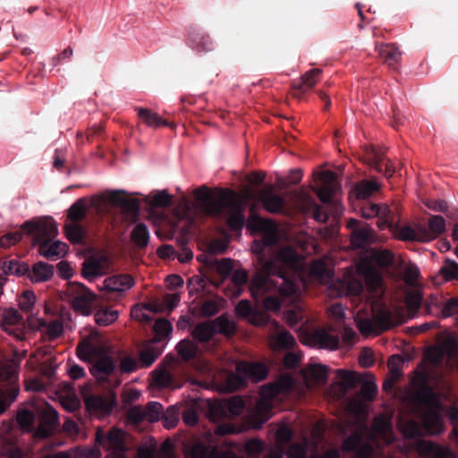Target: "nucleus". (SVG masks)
Listing matches in <instances>:
<instances>
[{"label": "nucleus", "mask_w": 458, "mask_h": 458, "mask_svg": "<svg viewBox=\"0 0 458 458\" xmlns=\"http://www.w3.org/2000/svg\"><path fill=\"white\" fill-rule=\"evenodd\" d=\"M251 250L259 255V269L250 284L251 295L262 301L265 310H278L284 301L293 299L296 294V285L287 277L285 269L298 265V253L288 246L271 255L261 240L252 242Z\"/></svg>", "instance_id": "obj_1"}, {"label": "nucleus", "mask_w": 458, "mask_h": 458, "mask_svg": "<svg viewBox=\"0 0 458 458\" xmlns=\"http://www.w3.org/2000/svg\"><path fill=\"white\" fill-rule=\"evenodd\" d=\"M411 384L416 388L415 402L426 406V410L421 414L424 429L429 434H440L444 429V420L440 414L444 406L439 394L428 386V376L424 372H416Z\"/></svg>", "instance_id": "obj_2"}, {"label": "nucleus", "mask_w": 458, "mask_h": 458, "mask_svg": "<svg viewBox=\"0 0 458 458\" xmlns=\"http://www.w3.org/2000/svg\"><path fill=\"white\" fill-rule=\"evenodd\" d=\"M22 230L35 235V243L38 245L41 256L55 260L66 254L68 245L59 240H55L58 229L54 219L44 217L36 221L30 220L23 223Z\"/></svg>", "instance_id": "obj_3"}, {"label": "nucleus", "mask_w": 458, "mask_h": 458, "mask_svg": "<svg viewBox=\"0 0 458 458\" xmlns=\"http://www.w3.org/2000/svg\"><path fill=\"white\" fill-rule=\"evenodd\" d=\"M393 253L385 249L369 248L360 257L358 272L370 286L376 288L381 284V276L377 267H386L393 264Z\"/></svg>", "instance_id": "obj_4"}, {"label": "nucleus", "mask_w": 458, "mask_h": 458, "mask_svg": "<svg viewBox=\"0 0 458 458\" xmlns=\"http://www.w3.org/2000/svg\"><path fill=\"white\" fill-rule=\"evenodd\" d=\"M123 191H112L91 197V207L98 213L106 212L110 206L118 207L126 216L136 218L140 209V204L136 199L123 196Z\"/></svg>", "instance_id": "obj_5"}, {"label": "nucleus", "mask_w": 458, "mask_h": 458, "mask_svg": "<svg viewBox=\"0 0 458 458\" xmlns=\"http://www.w3.org/2000/svg\"><path fill=\"white\" fill-rule=\"evenodd\" d=\"M268 374L267 367L262 363H250L242 361L236 366L235 373L227 377V387L229 390H236L244 385L248 380L259 382L264 380Z\"/></svg>", "instance_id": "obj_6"}, {"label": "nucleus", "mask_w": 458, "mask_h": 458, "mask_svg": "<svg viewBox=\"0 0 458 458\" xmlns=\"http://www.w3.org/2000/svg\"><path fill=\"white\" fill-rule=\"evenodd\" d=\"M0 377L8 381L5 389L0 388V415L16 400L20 393L18 365L13 360L0 364Z\"/></svg>", "instance_id": "obj_7"}, {"label": "nucleus", "mask_w": 458, "mask_h": 458, "mask_svg": "<svg viewBox=\"0 0 458 458\" xmlns=\"http://www.w3.org/2000/svg\"><path fill=\"white\" fill-rule=\"evenodd\" d=\"M66 292L71 306L75 311L84 316H89L92 312L97 296L84 284L71 282Z\"/></svg>", "instance_id": "obj_8"}, {"label": "nucleus", "mask_w": 458, "mask_h": 458, "mask_svg": "<svg viewBox=\"0 0 458 458\" xmlns=\"http://www.w3.org/2000/svg\"><path fill=\"white\" fill-rule=\"evenodd\" d=\"M231 191L230 190L223 191L216 198L213 199L209 188L202 186L196 189L193 194L207 215L222 216L224 215L225 203Z\"/></svg>", "instance_id": "obj_9"}, {"label": "nucleus", "mask_w": 458, "mask_h": 458, "mask_svg": "<svg viewBox=\"0 0 458 458\" xmlns=\"http://www.w3.org/2000/svg\"><path fill=\"white\" fill-rule=\"evenodd\" d=\"M95 443L108 452V458H125L123 431L122 429L113 428L107 435H105L99 429L96 432Z\"/></svg>", "instance_id": "obj_10"}, {"label": "nucleus", "mask_w": 458, "mask_h": 458, "mask_svg": "<svg viewBox=\"0 0 458 458\" xmlns=\"http://www.w3.org/2000/svg\"><path fill=\"white\" fill-rule=\"evenodd\" d=\"M247 225L250 229L264 233L260 240L271 255L280 250H276L275 247L277 243L278 237L276 235V225L273 220L265 219L258 215L252 214L248 218Z\"/></svg>", "instance_id": "obj_11"}, {"label": "nucleus", "mask_w": 458, "mask_h": 458, "mask_svg": "<svg viewBox=\"0 0 458 458\" xmlns=\"http://www.w3.org/2000/svg\"><path fill=\"white\" fill-rule=\"evenodd\" d=\"M458 343L454 337H448L441 344L428 347L425 352V359L434 365H439L445 358H452Z\"/></svg>", "instance_id": "obj_12"}, {"label": "nucleus", "mask_w": 458, "mask_h": 458, "mask_svg": "<svg viewBox=\"0 0 458 458\" xmlns=\"http://www.w3.org/2000/svg\"><path fill=\"white\" fill-rule=\"evenodd\" d=\"M107 269L108 259L105 255H92L83 261L81 275L85 279L93 281L104 276Z\"/></svg>", "instance_id": "obj_13"}, {"label": "nucleus", "mask_w": 458, "mask_h": 458, "mask_svg": "<svg viewBox=\"0 0 458 458\" xmlns=\"http://www.w3.org/2000/svg\"><path fill=\"white\" fill-rule=\"evenodd\" d=\"M257 198L263 208L272 214L281 213L285 206L284 197L276 193L275 187L272 184L261 189L258 192Z\"/></svg>", "instance_id": "obj_14"}, {"label": "nucleus", "mask_w": 458, "mask_h": 458, "mask_svg": "<svg viewBox=\"0 0 458 458\" xmlns=\"http://www.w3.org/2000/svg\"><path fill=\"white\" fill-rule=\"evenodd\" d=\"M135 282L131 276L119 274L106 278L101 290L106 293H114L117 297H122L123 294L132 288Z\"/></svg>", "instance_id": "obj_15"}, {"label": "nucleus", "mask_w": 458, "mask_h": 458, "mask_svg": "<svg viewBox=\"0 0 458 458\" xmlns=\"http://www.w3.org/2000/svg\"><path fill=\"white\" fill-rule=\"evenodd\" d=\"M0 327L16 339L22 340L24 337L22 318L15 309L6 310L3 313Z\"/></svg>", "instance_id": "obj_16"}, {"label": "nucleus", "mask_w": 458, "mask_h": 458, "mask_svg": "<svg viewBox=\"0 0 458 458\" xmlns=\"http://www.w3.org/2000/svg\"><path fill=\"white\" fill-rule=\"evenodd\" d=\"M225 212L228 213V226L233 231L241 230L244 225L245 217L242 205L234 200L233 191H231L225 203L224 214Z\"/></svg>", "instance_id": "obj_17"}, {"label": "nucleus", "mask_w": 458, "mask_h": 458, "mask_svg": "<svg viewBox=\"0 0 458 458\" xmlns=\"http://www.w3.org/2000/svg\"><path fill=\"white\" fill-rule=\"evenodd\" d=\"M320 179L322 185L314 189V191L323 203H329L339 189L336 174L329 170L324 171L320 174Z\"/></svg>", "instance_id": "obj_18"}, {"label": "nucleus", "mask_w": 458, "mask_h": 458, "mask_svg": "<svg viewBox=\"0 0 458 458\" xmlns=\"http://www.w3.org/2000/svg\"><path fill=\"white\" fill-rule=\"evenodd\" d=\"M89 370L97 381L106 382L115 371V363L112 357L106 354L92 362Z\"/></svg>", "instance_id": "obj_19"}, {"label": "nucleus", "mask_w": 458, "mask_h": 458, "mask_svg": "<svg viewBox=\"0 0 458 458\" xmlns=\"http://www.w3.org/2000/svg\"><path fill=\"white\" fill-rule=\"evenodd\" d=\"M377 240L374 230L366 225L355 229L351 235V244L353 249L369 250V246Z\"/></svg>", "instance_id": "obj_20"}, {"label": "nucleus", "mask_w": 458, "mask_h": 458, "mask_svg": "<svg viewBox=\"0 0 458 458\" xmlns=\"http://www.w3.org/2000/svg\"><path fill=\"white\" fill-rule=\"evenodd\" d=\"M308 344L319 349L335 350L338 347L339 340L337 336L329 334L325 329L319 328L310 335Z\"/></svg>", "instance_id": "obj_21"}, {"label": "nucleus", "mask_w": 458, "mask_h": 458, "mask_svg": "<svg viewBox=\"0 0 458 458\" xmlns=\"http://www.w3.org/2000/svg\"><path fill=\"white\" fill-rule=\"evenodd\" d=\"M446 227L445 219L441 216H431L428 221V226L420 224V233L422 242H428L441 235Z\"/></svg>", "instance_id": "obj_22"}, {"label": "nucleus", "mask_w": 458, "mask_h": 458, "mask_svg": "<svg viewBox=\"0 0 458 458\" xmlns=\"http://www.w3.org/2000/svg\"><path fill=\"white\" fill-rule=\"evenodd\" d=\"M307 386L323 385L327 379V367L323 364H310L302 370Z\"/></svg>", "instance_id": "obj_23"}, {"label": "nucleus", "mask_w": 458, "mask_h": 458, "mask_svg": "<svg viewBox=\"0 0 458 458\" xmlns=\"http://www.w3.org/2000/svg\"><path fill=\"white\" fill-rule=\"evenodd\" d=\"M104 348L98 344L92 343L89 339H85L78 344L77 355L82 361L92 362L93 360L98 359L106 355L103 353Z\"/></svg>", "instance_id": "obj_24"}, {"label": "nucleus", "mask_w": 458, "mask_h": 458, "mask_svg": "<svg viewBox=\"0 0 458 458\" xmlns=\"http://www.w3.org/2000/svg\"><path fill=\"white\" fill-rule=\"evenodd\" d=\"M298 199L306 211H312L313 217L317 222L326 223L328 220V214L321 206L316 203L313 197L310 194L305 191H301L298 194Z\"/></svg>", "instance_id": "obj_25"}, {"label": "nucleus", "mask_w": 458, "mask_h": 458, "mask_svg": "<svg viewBox=\"0 0 458 458\" xmlns=\"http://www.w3.org/2000/svg\"><path fill=\"white\" fill-rule=\"evenodd\" d=\"M420 453L433 458H455L450 448L432 442H420L418 445Z\"/></svg>", "instance_id": "obj_26"}, {"label": "nucleus", "mask_w": 458, "mask_h": 458, "mask_svg": "<svg viewBox=\"0 0 458 458\" xmlns=\"http://www.w3.org/2000/svg\"><path fill=\"white\" fill-rule=\"evenodd\" d=\"M29 277L34 283H42L50 280L55 273L54 266L44 261L37 262L32 269L29 270Z\"/></svg>", "instance_id": "obj_27"}, {"label": "nucleus", "mask_w": 458, "mask_h": 458, "mask_svg": "<svg viewBox=\"0 0 458 458\" xmlns=\"http://www.w3.org/2000/svg\"><path fill=\"white\" fill-rule=\"evenodd\" d=\"M378 55L383 63L392 69H397L401 59V52L393 44H386L377 47Z\"/></svg>", "instance_id": "obj_28"}, {"label": "nucleus", "mask_w": 458, "mask_h": 458, "mask_svg": "<svg viewBox=\"0 0 458 458\" xmlns=\"http://www.w3.org/2000/svg\"><path fill=\"white\" fill-rule=\"evenodd\" d=\"M338 379L337 386L339 396H344L349 390L356 386L358 381L357 374L354 371L339 369L335 371Z\"/></svg>", "instance_id": "obj_29"}, {"label": "nucleus", "mask_w": 458, "mask_h": 458, "mask_svg": "<svg viewBox=\"0 0 458 458\" xmlns=\"http://www.w3.org/2000/svg\"><path fill=\"white\" fill-rule=\"evenodd\" d=\"M371 167L386 178L392 177L395 172L392 162L385 159L383 154L375 149H372Z\"/></svg>", "instance_id": "obj_30"}, {"label": "nucleus", "mask_w": 458, "mask_h": 458, "mask_svg": "<svg viewBox=\"0 0 458 458\" xmlns=\"http://www.w3.org/2000/svg\"><path fill=\"white\" fill-rule=\"evenodd\" d=\"M58 422V413L52 407L46 408L41 415L39 426L36 431V434L40 437H46L49 433V430L46 429V424L49 427L55 426Z\"/></svg>", "instance_id": "obj_31"}, {"label": "nucleus", "mask_w": 458, "mask_h": 458, "mask_svg": "<svg viewBox=\"0 0 458 458\" xmlns=\"http://www.w3.org/2000/svg\"><path fill=\"white\" fill-rule=\"evenodd\" d=\"M398 427L405 438H417L422 436L423 428L414 420L400 418Z\"/></svg>", "instance_id": "obj_32"}, {"label": "nucleus", "mask_w": 458, "mask_h": 458, "mask_svg": "<svg viewBox=\"0 0 458 458\" xmlns=\"http://www.w3.org/2000/svg\"><path fill=\"white\" fill-rule=\"evenodd\" d=\"M211 324L214 327V333L222 334L226 336L232 335L235 332V326L227 315L223 314L214 319H211Z\"/></svg>", "instance_id": "obj_33"}, {"label": "nucleus", "mask_w": 458, "mask_h": 458, "mask_svg": "<svg viewBox=\"0 0 458 458\" xmlns=\"http://www.w3.org/2000/svg\"><path fill=\"white\" fill-rule=\"evenodd\" d=\"M192 337L199 343H207L215 335L211 320L198 323L191 331Z\"/></svg>", "instance_id": "obj_34"}, {"label": "nucleus", "mask_w": 458, "mask_h": 458, "mask_svg": "<svg viewBox=\"0 0 458 458\" xmlns=\"http://www.w3.org/2000/svg\"><path fill=\"white\" fill-rule=\"evenodd\" d=\"M131 239L137 247H146L149 242L148 227L143 223L137 224L131 230Z\"/></svg>", "instance_id": "obj_35"}, {"label": "nucleus", "mask_w": 458, "mask_h": 458, "mask_svg": "<svg viewBox=\"0 0 458 458\" xmlns=\"http://www.w3.org/2000/svg\"><path fill=\"white\" fill-rule=\"evenodd\" d=\"M91 199L88 201L85 198L76 200L69 208L68 217L74 221H81L86 215L89 208H91Z\"/></svg>", "instance_id": "obj_36"}, {"label": "nucleus", "mask_w": 458, "mask_h": 458, "mask_svg": "<svg viewBox=\"0 0 458 458\" xmlns=\"http://www.w3.org/2000/svg\"><path fill=\"white\" fill-rule=\"evenodd\" d=\"M372 317L375 320L378 332L388 330L394 327L391 312L386 308L374 310Z\"/></svg>", "instance_id": "obj_37"}, {"label": "nucleus", "mask_w": 458, "mask_h": 458, "mask_svg": "<svg viewBox=\"0 0 458 458\" xmlns=\"http://www.w3.org/2000/svg\"><path fill=\"white\" fill-rule=\"evenodd\" d=\"M395 237L401 241L420 242H422V235L420 233V224L417 225L415 228L410 225H405L398 228L395 231Z\"/></svg>", "instance_id": "obj_38"}, {"label": "nucleus", "mask_w": 458, "mask_h": 458, "mask_svg": "<svg viewBox=\"0 0 458 458\" xmlns=\"http://www.w3.org/2000/svg\"><path fill=\"white\" fill-rule=\"evenodd\" d=\"M214 446L198 442L185 448L187 458H210Z\"/></svg>", "instance_id": "obj_39"}, {"label": "nucleus", "mask_w": 458, "mask_h": 458, "mask_svg": "<svg viewBox=\"0 0 458 458\" xmlns=\"http://www.w3.org/2000/svg\"><path fill=\"white\" fill-rule=\"evenodd\" d=\"M272 342L276 348L282 350L292 349L296 344L293 335L286 330L275 334L272 337Z\"/></svg>", "instance_id": "obj_40"}, {"label": "nucleus", "mask_w": 458, "mask_h": 458, "mask_svg": "<svg viewBox=\"0 0 458 458\" xmlns=\"http://www.w3.org/2000/svg\"><path fill=\"white\" fill-rule=\"evenodd\" d=\"M85 404L89 411L109 412L111 411V404L109 402L100 395H89L85 400Z\"/></svg>", "instance_id": "obj_41"}, {"label": "nucleus", "mask_w": 458, "mask_h": 458, "mask_svg": "<svg viewBox=\"0 0 458 458\" xmlns=\"http://www.w3.org/2000/svg\"><path fill=\"white\" fill-rule=\"evenodd\" d=\"M378 189L379 184L376 180H363L355 186L354 191L357 198L366 199Z\"/></svg>", "instance_id": "obj_42"}, {"label": "nucleus", "mask_w": 458, "mask_h": 458, "mask_svg": "<svg viewBox=\"0 0 458 458\" xmlns=\"http://www.w3.org/2000/svg\"><path fill=\"white\" fill-rule=\"evenodd\" d=\"M273 405L269 400L259 399L255 405V414L259 417V426L260 428L263 423L268 420L271 417V411Z\"/></svg>", "instance_id": "obj_43"}, {"label": "nucleus", "mask_w": 458, "mask_h": 458, "mask_svg": "<svg viewBox=\"0 0 458 458\" xmlns=\"http://www.w3.org/2000/svg\"><path fill=\"white\" fill-rule=\"evenodd\" d=\"M138 115L140 119L149 127L157 128L166 124L165 121L157 114L147 108H138Z\"/></svg>", "instance_id": "obj_44"}, {"label": "nucleus", "mask_w": 458, "mask_h": 458, "mask_svg": "<svg viewBox=\"0 0 458 458\" xmlns=\"http://www.w3.org/2000/svg\"><path fill=\"white\" fill-rule=\"evenodd\" d=\"M40 327H45V334L47 335L49 340H54L62 335L64 333V325L60 320H52L50 322H47L45 320H41L39 322Z\"/></svg>", "instance_id": "obj_45"}, {"label": "nucleus", "mask_w": 458, "mask_h": 458, "mask_svg": "<svg viewBox=\"0 0 458 458\" xmlns=\"http://www.w3.org/2000/svg\"><path fill=\"white\" fill-rule=\"evenodd\" d=\"M176 350L182 360H189L197 354L198 346L191 340H182L178 343Z\"/></svg>", "instance_id": "obj_46"}, {"label": "nucleus", "mask_w": 458, "mask_h": 458, "mask_svg": "<svg viewBox=\"0 0 458 458\" xmlns=\"http://www.w3.org/2000/svg\"><path fill=\"white\" fill-rule=\"evenodd\" d=\"M360 394L365 401L371 402L376 398L377 394V385L372 376H369V378L362 383Z\"/></svg>", "instance_id": "obj_47"}, {"label": "nucleus", "mask_w": 458, "mask_h": 458, "mask_svg": "<svg viewBox=\"0 0 458 458\" xmlns=\"http://www.w3.org/2000/svg\"><path fill=\"white\" fill-rule=\"evenodd\" d=\"M3 270L5 274L23 276L29 272V267L24 262L11 259L4 263Z\"/></svg>", "instance_id": "obj_48"}, {"label": "nucleus", "mask_w": 458, "mask_h": 458, "mask_svg": "<svg viewBox=\"0 0 458 458\" xmlns=\"http://www.w3.org/2000/svg\"><path fill=\"white\" fill-rule=\"evenodd\" d=\"M355 321L358 329L362 335H369L379 333L372 316L367 318H360L358 316L355 318Z\"/></svg>", "instance_id": "obj_49"}, {"label": "nucleus", "mask_w": 458, "mask_h": 458, "mask_svg": "<svg viewBox=\"0 0 458 458\" xmlns=\"http://www.w3.org/2000/svg\"><path fill=\"white\" fill-rule=\"evenodd\" d=\"M119 316L117 310H99L94 315L95 322L99 326H108L114 322Z\"/></svg>", "instance_id": "obj_50"}, {"label": "nucleus", "mask_w": 458, "mask_h": 458, "mask_svg": "<svg viewBox=\"0 0 458 458\" xmlns=\"http://www.w3.org/2000/svg\"><path fill=\"white\" fill-rule=\"evenodd\" d=\"M145 411L146 420L149 422L158 421L163 418L164 409L160 403L150 402L147 404Z\"/></svg>", "instance_id": "obj_51"}, {"label": "nucleus", "mask_w": 458, "mask_h": 458, "mask_svg": "<svg viewBox=\"0 0 458 458\" xmlns=\"http://www.w3.org/2000/svg\"><path fill=\"white\" fill-rule=\"evenodd\" d=\"M65 235L67 239L72 243H79L82 241L84 236V230L82 226L74 223L65 225Z\"/></svg>", "instance_id": "obj_52"}, {"label": "nucleus", "mask_w": 458, "mask_h": 458, "mask_svg": "<svg viewBox=\"0 0 458 458\" xmlns=\"http://www.w3.org/2000/svg\"><path fill=\"white\" fill-rule=\"evenodd\" d=\"M440 273L446 281L458 280V263L447 259L440 269Z\"/></svg>", "instance_id": "obj_53"}, {"label": "nucleus", "mask_w": 458, "mask_h": 458, "mask_svg": "<svg viewBox=\"0 0 458 458\" xmlns=\"http://www.w3.org/2000/svg\"><path fill=\"white\" fill-rule=\"evenodd\" d=\"M321 72H322V71L320 69H311V70L308 71L301 77V85L300 86V88L303 91L312 88L317 83Z\"/></svg>", "instance_id": "obj_54"}, {"label": "nucleus", "mask_w": 458, "mask_h": 458, "mask_svg": "<svg viewBox=\"0 0 458 458\" xmlns=\"http://www.w3.org/2000/svg\"><path fill=\"white\" fill-rule=\"evenodd\" d=\"M244 406L245 402L241 396H233L225 403V408L232 415L241 414Z\"/></svg>", "instance_id": "obj_55"}, {"label": "nucleus", "mask_w": 458, "mask_h": 458, "mask_svg": "<svg viewBox=\"0 0 458 458\" xmlns=\"http://www.w3.org/2000/svg\"><path fill=\"white\" fill-rule=\"evenodd\" d=\"M441 316L445 318L458 314V296L446 300L441 308Z\"/></svg>", "instance_id": "obj_56"}, {"label": "nucleus", "mask_w": 458, "mask_h": 458, "mask_svg": "<svg viewBox=\"0 0 458 458\" xmlns=\"http://www.w3.org/2000/svg\"><path fill=\"white\" fill-rule=\"evenodd\" d=\"M163 424L166 428H172L176 426L179 421L178 409L174 406H170L163 414Z\"/></svg>", "instance_id": "obj_57"}, {"label": "nucleus", "mask_w": 458, "mask_h": 458, "mask_svg": "<svg viewBox=\"0 0 458 458\" xmlns=\"http://www.w3.org/2000/svg\"><path fill=\"white\" fill-rule=\"evenodd\" d=\"M192 47L198 52H208L213 49V42L207 35L197 36L192 39Z\"/></svg>", "instance_id": "obj_58"}, {"label": "nucleus", "mask_w": 458, "mask_h": 458, "mask_svg": "<svg viewBox=\"0 0 458 458\" xmlns=\"http://www.w3.org/2000/svg\"><path fill=\"white\" fill-rule=\"evenodd\" d=\"M36 301V296L32 291H25L19 298V306L21 310L30 312Z\"/></svg>", "instance_id": "obj_59"}, {"label": "nucleus", "mask_w": 458, "mask_h": 458, "mask_svg": "<svg viewBox=\"0 0 458 458\" xmlns=\"http://www.w3.org/2000/svg\"><path fill=\"white\" fill-rule=\"evenodd\" d=\"M154 330L158 336L166 337L172 333L173 327L167 319L158 318L154 324Z\"/></svg>", "instance_id": "obj_60"}, {"label": "nucleus", "mask_w": 458, "mask_h": 458, "mask_svg": "<svg viewBox=\"0 0 458 458\" xmlns=\"http://www.w3.org/2000/svg\"><path fill=\"white\" fill-rule=\"evenodd\" d=\"M402 360L399 355H392L388 361L389 372L387 377H390L395 380H397L401 376V368L400 363Z\"/></svg>", "instance_id": "obj_61"}, {"label": "nucleus", "mask_w": 458, "mask_h": 458, "mask_svg": "<svg viewBox=\"0 0 458 458\" xmlns=\"http://www.w3.org/2000/svg\"><path fill=\"white\" fill-rule=\"evenodd\" d=\"M21 232H9L0 237V247L7 248L14 245L21 240Z\"/></svg>", "instance_id": "obj_62"}, {"label": "nucleus", "mask_w": 458, "mask_h": 458, "mask_svg": "<svg viewBox=\"0 0 458 458\" xmlns=\"http://www.w3.org/2000/svg\"><path fill=\"white\" fill-rule=\"evenodd\" d=\"M245 450L249 454L257 456L263 452L264 443L257 438L249 439L245 443Z\"/></svg>", "instance_id": "obj_63"}, {"label": "nucleus", "mask_w": 458, "mask_h": 458, "mask_svg": "<svg viewBox=\"0 0 458 458\" xmlns=\"http://www.w3.org/2000/svg\"><path fill=\"white\" fill-rule=\"evenodd\" d=\"M173 377L166 370L156 371L154 374V382L157 386L165 387L172 384Z\"/></svg>", "instance_id": "obj_64"}]
</instances>
